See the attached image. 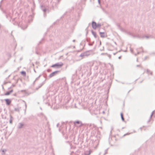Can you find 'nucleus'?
I'll use <instances>...</instances> for the list:
<instances>
[{
    "label": "nucleus",
    "instance_id": "obj_1",
    "mask_svg": "<svg viewBox=\"0 0 155 155\" xmlns=\"http://www.w3.org/2000/svg\"><path fill=\"white\" fill-rule=\"evenodd\" d=\"M63 65V63L61 62L57 63L51 66L52 68H59L61 67Z\"/></svg>",
    "mask_w": 155,
    "mask_h": 155
},
{
    "label": "nucleus",
    "instance_id": "obj_2",
    "mask_svg": "<svg viewBox=\"0 0 155 155\" xmlns=\"http://www.w3.org/2000/svg\"><path fill=\"white\" fill-rule=\"evenodd\" d=\"M142 39H148L149 38H153L155 39V36L153 37L152 35H143L142 36Z\"/></svg>",
    "mask_w": 155,
    "mask_h": 155
},
{
    "label": "nucleus",
    "instance_id": "obj_3",
    "mask_svg": "<svg viewBox=\"0 0 155 155\" xmlns=\"http://www.w3.org/2000/svg\"><path fill=\"white\" fill-rule=\"evenodd\" d=\"M74 124L75 125H76V124H78L79 125L78 126V127H81L82 126L84 125V124H82L81 121L77 120L75 121L74 122Z\"/></svg>",
    "mask_w": 155,
    "mask_h": 155
},
{
    "label": "nucleus",
    "instance_id": "obj_4",
    "mask_svg": "<svg viewBox=\"0 0 155 155\" xmlns=\"http://www.w3.org/2000/svg\"><path fill=\"white\" fill-rule=\"evenodd\" d=\"M59 72L60 71H54L52 72L49 75V78H51L52 77L56 75L58 73H59Z\"/></svg>",
    "mask_w": 155,
    "mask_h": 155
},
{
    "label": "nucleus",
    "instance_id": "obj_5",
    "mask_svg": "<svg viewBox=\"0 0 155 155\" xmlns=\"http://www.w3.org/2000/svg\"><path fill=\"white\" fill-rule=\"evenodd\" d=\"M89 55V54L88 52H85L81 53L80 56L81 57H84V56H87Z\"/></svg>",
    "mask_w": 155,
    "mask_h": 155
},
{
    "label": "nucleus",
    "instance_id": "obj_6",
    "mask_svg": "<svg viewBox=\"0 0 155 155\" xmlns=\"http://www.w3.org/2000/svg\"><path fill=\"white\" fill-rule=\"evenodd\" d=\"M46 80V79H45V80L42 83H41L39 85L38 87L36 88V90H38V89L41 88V86L45 84Z\"/></svg>",
    "mask_w": 155,
    "mask_h": 155
},
{
    "label": "nucleus",
    "instance_id": "obj_7",
    "mask_svg": "<svg viewBox=\"0 0 155 155\" xmlns=\"http://www.w3.org/2000/svg\"><path fill=\"white\" fill-rule=\"evenodd\" d=\"M92 27L94 29H96L97 28V23L93 21L92 22Z\"/></svg>",
    "mask_w": 155,
    "mask_h": 155
},
{
    "label": "nucleus",
    "instance_id": "obj_8",
    "mask_svg": "<svg viewBox=\"0 0 155 155\" xmlns=\"http://www.w3.org/2000/svg\"><path fill=\"white\" fill-rule=\"evenodd\" d=\"M5 101L6 102V104L7 105H9L11 102V100L9 99H5Z\"/></svg>",
    "mask_w": 155,
    "mask_h": 155
},
{
    "label": "nucleus",
    "instance_id": "obj_9",
    "mask_svg": "<svg viewBox=\"0 0 155 155\" xmlns=\"http://www.w3.org/2000/svg\"><path fill=\"white\" fill-rule=\"evenodd\" d=\"M13 91V90H12L6 92L5 94V95H8L10 94Z\"/></svg>",
    "mask_w": 155,
    "mask_h": 155
},
{
    "label": "nucleus",
    "instance_id": "obj_10",
    "mask_svg": "<svg viewBox=\"0 0 155 155\" xmlns=\"http://www.w3.org/2000/svg\"><path fill=\"white\" fill-rule=\"evenodd\" d=\"M24 125V124L22 123H19V125L18 126V128L19 129L21 128Z\"/></svg>",
    "mask_w": 155,
    "mask_h": 155
},
{
    "label": "nucleus",
    "instance_id": "obj_11",
    "mask_svg": "<svg viewBox=\"0 0 155 155\" xmlns=\"http://www.w3.org/2000/svg\"><path fill=\"white\" fill-rule=\"evenodd\" d=\"M100 34L101 37L104 38L105 37V34L104 32H100Z\"/></svg>",
    "mask_w": 155,
    "mask_h": 155
},
{
    "label": "nucleus",
    "instance_id": "obj_12",
    "mask_svg": "<svg viewBox=\"0 0 155 155\" xmlns=\"http://www.w3.org/2000/svg\"><path fill=\"white\" fill-rule=\"evenodd\" d=\"M91 33H92V35H94V37L95 38H97V35H96V32H94L93 30H92L91 31Z\"/></svg>",
    "mask_w": 155,
    "mask_h": 155
},
{
    "label": "nucleus",
    "instance_id": "obj_13",
    "mask_svg": "<svg viewBox=\"0 0 155 155\" xmlns=\"http://www.w3.org/2000/svg\"><path fill=\"white\" fill-rule=\"evenodd\" d=\"M91 153V151L90 150L86 151L84 153L85 155H89Z\"/></svg>",
    "mask_w": 155,
    "mask_h": 155
},
{
    "label": "nucleus",
    "instance_id": "obj_14",
    "mask_svg": "<svg viewBox=\"0 0 155 155\" xmlns=\"http://www.w3.org/2000/svg\"><path fill=\"white\" fill-rule=\"evenodd\" d=\"M134 37L138 38L140 39H142V36H140L139 35H137L134 36Z\"/></svg>",
    "mask_w": 155,
    "mask_h": 155
},
{
    "label": "nucleus",
    "instance_id": "obj_15",
    "mask_svg": "<svg viewBox=\"0 0 155 155\" xmlns=\"http://www.w3.org/2000/svg\"><path fill=\"white\" fill-rule=\"evenodd\" d=\"M154 114V111H153L152 112V114L150 116V119H149V120H148V122H149L150 121V119H151V118L152 117L153 115Z\"/></svg>",
    "mask_w": 155,
    "mask_h": 155
},
{
    "label": "nucleus",
    "instance_id": "obj_16",
    "mask_svg": "<svg viewBox=\"0 0 155 155\" xmlns=\"http://www.w3.org/2000/svg\"><path fill=\"white\" fill-rule=\"evenodd\" d=\"M21 74L23 75V76H25L26 75V72L24 71H21Z\"/></svg>",
    "mask_w": 155,
    "mask_h": 155
},
{
    "label": "nucleus",
    "instance_id": "obj_17",
    "mask_svg": "<svg viewBox=\"0 0 155 155\" xmlns=\"http://www.w3.org/2000/svg\"><path fill=\"white\" fill-rule=\"evenodd\" d=\"M120 116H121V120H122V121H124V119L123 117V114L122 113H120Z\"/></svg>",
    "mask_w": 155,
    "mask_h": 155
},
{
    "label": "nucleus",
    "instance_id": "obj_18",
    "mask_svg": "<svg viewBox=\"0 0 155 155\" xmlns=\"http://www.w3.org/2000/svg\"><path fill=\"white\" fill-rule=\"evenodd\" d=\"M147 72L149 74V73H150V74L151 75H152V72L151 71H150L149 70V69H147Z\"/></svg>",
    "mask_w": 155,
    "mask_h": 155
},
{
    "label": "nucleus",
    "instance_id": "obj_19",
    "mask_svg": "<svg viewBox=\"0 0 155 155\" xmlns=\"http://www.w3.org/2000/svg\"><path fill=\"white\" fill-rule=\"evenodd\" d=\"M101 26V25L100 23H98L97 24V28H99Z\"/></svg>",
    "mask_w": 155,
    "mask_h": 155
},
{
    "label": "nucleus",
    "instance_id": "obj_20",
    "mask_svg": "<svg viewBox=\"0 0 155 155\" xmlns=\"http://www.w3.org/2000/svg\"><path fill=\"white\" fill-rule=\"evenodd\" d=\"M15 111H19V109L18 108H15Z\"/></svg>",
    "mask_w": 155,
    "mask_h": 155
},
{
    "label": "nucleus",
    "instance_id": "obj_21",
    "mask_svg": "<svg viewBox=\"0 0 155 155\" xmlns=\"http://www.w3.org/2000/svg\"><path fill=\"white\" fill-rule=\"evenodd\" d=\"M117 25L118 26V27L120 28V30L121 31H123V29L122 28L120 27V25H119V24H118Z\"/></svg>",
    "mask_w": 155,
    "mask_h": 155
},
{
    "label": "nucleus",
    "instance_id": "obj_22",
    "mask_svg": "<svg viewBox=\"0 0 155 155\" xmlns=\"http://www.w3.org/2000/svg\"><path fill=\"white\" fill-rule=\"evenodd\" d=\"M108 149H107L105 150V153H104V155H105V154L107 153V150Z\"/></svg>",
    "mask_w": 155,
    "mask_h": 155
},
{
    "label": "nucleus",
    "instance_id": "obj_23",
    "mask_svg": "<svg viewBox=\"0 0 155 155\" xmlns=\"http://www.w3.org/2000/svg\"><path fill=\"white\" fill-rule=\"evenodd\" d=\"M40 75L39 77H37V78H36L35 80V81H36L37 80H38V79L39 78H40Z\"/></svg>",
    "mask_w": 155,
    "mask_h": 155
},
{
    "label": "nucleus",
    "instance_id": "obj_24",
    "mask_svg": "<svg viewBox=\"0 0 155 155\" xmlns=\"http://www.w3.org/2000/svg\"><path fill=\"white\" fill-rule=\"evenodd\" d=\"M9 123L10 124H12V119H10L9 120Z\"/></svg>",
    "mask_w": 155,
    "mask_h": 155
},
{
    "label": "nucleus",
    "instance_id": "obj_25",
    "mask_svg": "<svg viewBox=\"0 0 155 155\" xmlns=\"http://www.w3.org/2000/svg\"><path fill=\"white\" fill-rule=\"evenodd\" d=\"M5 151H6V149H3L2 150V152L3 153H5Z\"/></svg>",
    "mask_w": 155,
    "mask_h": 155
},
{
    "label": "nucleus",
    "instance_id": "obj_26",
    "mask_svg": "<svg viewBox=\"0 0 155 155\" xmlns=\"http://www.w3.org/2000/svg\"><path fill=\"white\" fill-rule=\"evenodd\" d=\"M46 10H47V9H46V8L44 9L43 10V11L44 12H45L46 11Z\"/></svg>",
    "mask_w": 155,
    "mask_h": 155
},
{
    "label": "nucleus",
    "instance_id": "obj_27",
    "mask_svg": "<svg viewBox=\"0 0 155 155\" xmlns=\"http://www.w3.org/2000/svg\"><path fill=\"white\" fill-rule=\"evenodd\" d=\"M88 45L90 46H92L93 45V43H89Z\"/></svg>",
    "mask_w": 155,
    "mask_h": 155
},
{
    "label": "nucleus",
    "instance_id": "obj_28",
    "mask_svg": "<svg viewBox=\"0 0 155 155\" xmlns=\"http://www.w3.org/2000/svg\"><path fill=\"white\" fill-rule=\"evenodd\" d=\"M27 27V26H26V27L25 28H23V27H21V29H22L23 30H24Z\"/></svg>",
    "mask_w": 155,
    "mask_h": 155
},
{
    "label": "nucleus",
    "instance_id": "obj_29",
    "mask_svg": "<svg viewBox=\"0 0 155 155\" xmlns=\"http://www.w3.org/2000/svg\"><path fill=\"white\" fill-rule=\"evenodd\" d=\"M113 127H111V130L110 132V133H111V130H113Z\"/></svg>",
    "mask_w": 155,
    "mask_h": 155
},
{
    "label": "nucleus",
    "instance_id": "obj_30",
    "mask_svg": "<svg viewBox=\"0 0 155 155\" xmlns=\"http://www.w3.org/2000/svg\"><path fill=\"white\" fill-rule=\"evenodd\" d=\"M130 51L132 53H133V50L132 48L130 49Z\"/></svg>",
    "mask_w": 155,
    "mask_h": 155
},
{
    "label": "nucleus",
    "instance_id": "obj_31",
    "mask_svg": "<svg viewBox=\"0 0 155 155\" xmlns=\"http://www.w3.org/2000/svg\"><path fill=\"white\" fill-rule=\"evenodd\" d=\"M12 118H13L12 117L11 115H10V119H12Z\"/></svg>",
    "mask_w": 155,
    "mask_h": 155
},
{
    "label": "nucleus",
    "instance_id": "obj_32",
    "mask_svg": "<svg viewBox=\"0 0 155 155\" xmlns=\"http://www.w3.org/2000/svg\"><path fill=\"white\" fill-rule=\"evenodd\" d=\"M100 0H98V3L100 4Z\"/></svg>",
    "mask_w": 155,
    "mask_h": 155
},
{
    "label": "nucleus",
    "instance_id": "obj_33",
    "mask_svg": "<svg viewBox=\"0 0 155 155\" xmlns=\"http://www.w3.org/2000/svg\"><path fill=\"white\" fill-rule=\"evenodd\" d=\"M130 134V133H127V134H125L124 135V136H126V135H128V134Z\"/></svg>",
    "mask_w": 155,
    "mask_h": 155
},
{
    "label": "nucleus",
    "instance_id": "obj_34",
    "mask_svg": "<svg viewBox=\"0 0 155 155\" xmlns=\"http://www.w3.org/2000/svg\"><path fill=\"white\" fill-rule=\"evenodd\" d=\"M137 67H139L140 66V65H136Z\"/></svg>",
    "mask_w": 155,
    "mask_h": 155
},
{
    "label": "nucleus",
    "instance_id": "obj_35",
    "mask_svg": "<svg viewBox=\"0 0 155 155\" xmlns=\"http://www.w3.org/2000/svg\"><path fill=\"white\" fill-rule=\"evenodd\" d=\"M59 123H58L57 124V127H58V126L59 125Z\"/></svg>",
    "mask_w": 155,
    "mask_h": 155
},
{
    "label": "nucleus",
    "instance_id": "obj_36",
    "mask_svg": "<svg viewBox=\"0 0 155 155\" xmlns=\"http://www.w3.org/2000/svg\"><path fill=\"white\" fill-rule=\"evenodd\" d=\"M12 87H14V86H15V84H12Z\"/></svg>",
    "mask_w": 155,
    "mask_h": 155
},
{
    "label": "nucleus",
    "instance_id": "obj_37",
    "mask_svg": "<svg viewBox=\"0 0 155 155\" xmlns=\"http://www.w3.org/2000/svg\"><path fill=\"white\" fill-rule=\"evenodd\" d=\"M3 0H2L1 1L0 3V4H1V3H2V2H3Z\"/></svg>",
    "mask_w": 155,
    "mask_h": 155
},
{
    "label": "nucleus",
    "instance_id": "obj_38",
    "mask_svg": "<svg viewBox=\"0 0 155 155\" xmlns=\"http://www.w3.org/2000/svg\"><path fill=\"white\" fill-rule=\"evenodd\" d=\"M3 0H2L1 1L0 3V4H1V3H2V2H3Z\"/></svg>",
    "mask_w": 155,
    "mask_h": 155
},
{
    "label": "nucleus",
    "instance_id": "obj_39",
    "mask_svg": "<svg viewBox=\"0 0 155 155\" xmlns=\"http://www.w3.org/2000/svg\"><path fill=\"white\" fill-rule=\"evenodd\" d=\"M50 71L51 70L50 69H48L47 70V71H48V72Z\"/></svg>",
    "mask_w": 155,
    "mask_h": 155
},
{
    "label": "nucleus",
    "instance_id": "obj_40",
    "mask_svg": "<svg viewBox=\"0 0 155 155\" xmlns=\"http://www.w3.org/2000/svg\"><path fill=\"white\" fill-rule=\"evenodd\" d=\"M121 58V56H120L118 57V58L120 59Z\"/></svg>",
    "mask_w": 155,
    "mask_h": 155
},
{
    "label": "nucleus",
    "instance_id": "obj_41",
    "mask_svg": "<svg viewBox=\"0 0 155 155\" xmlns=\"http://www.w3.org/2000/svg\"><path fill=\"white\" fill-rule=\"evenodd\" d=\"M12 86H11L10 87L8 88V89H11V88H12Z\"/></svg>",
    "mask_w": 155,
    "mask_h": 155
},
{
    "label": "nucleus",
    "instance_id": "obj_42",
    "mask_svg": "<svg viewBox=\"0 0 155 155\" xmlns=\"http://www.w3.org/2000/svg\"><path fill=\"white\" fill-rule=\"evenodd\" d=\"M81 67H80L79 68V70H81Z\"/></svg>",
    "mask_w": 155,
    "mask_h": 155
},
{
    "label": "nucleus",
    "instance_id": "obj_43",
    "mask_svg": "<svg viewBox=\"0 0 155 155\" xmlns=\"http://www.w3.org/2000/svg\"><path fill=\"white\" fill-rule=\"evenodd\" d=\"M73 42H75V40H73Z\"/></svg>",
    "mask_w": 155,
    "mask_h": 155
},
{
    "label": "nucleus",
    "instance_id": "obj_44",
    "mask_svg": "<svg viewBox=\"0 0 155 155\" xmlns=\"http://www.w3.org/2000/svg\"><path fill=\"white\" fill-rule=\"evenodd\" d=\"M35 81H35V80L34 81L33 84H35Z\"/></svg>",
    "mask_w": 155,
    "mask_h": 155
},
{
    "label": "nucleus",
    "instance_id": "obj_45",
    "mask_svg": "<svg viewBox=\"0 0 155 155\" xmlns=\"http://www.w3.org/2000/svg\"><path fill=\"white\" fill-rule=\"evenodd\" d=\"M140 53V52H138L137 53V54H139Z\"/></svg>",
    "mask_w": 155,
    "mask_h": 155
},
{
    "label": "nucleus",
    "instance_id": "obj_46",
    "mask_svg": "<svg viewBox=\"0 0 155 155\" xmlns=\"http://www.w3.org/2000/svg\"><path fill=\"white\" fill-rule=\"evenodd\" d=\"M77 70H76V71H75V73H77Z\"/></svg>",
    "mask_w": 155,
    "mask_h": 155
},
{
    "label": "nucleus",
    "instance_id": "obj_47",
    "mask_svg": "<svg viewBox=\"0 0 155 155\" xmlns=\"http://www.w3.org/2000/svg\"><path fill=\"white\" fill-rule=\"evenodd\" d=\"M104 54V53H102V54H101V55H103V54Z\"/></svg>",
    "mask_w": 155,
    "mask_h": 155
},
{
    "label": "nucleus",
    "instance_id": "obj_48",
    "mask_svg": "<svg viewBox=\"0 0 155 155\" xmlns=\"http://www.w3.org/2000/svg\"><path fill=\"white\" fill-rule=\"evenodd\" d=\"M34 71H35V72H36V71H35V69L34 70Z\"/></svg>",
    "mask_w": 155,
    "mask_h": 155
},
{
    "label": "nucleus",
    "instance_id": "obj_49",
    "mask_svg": "<svg viewBox=\"0 0 155 155\" xmlns=\"http://www.w3.org/2000/svg\"><path fill=\"white\" fill-rule=\"evenodd\" d=\"M135 56H136V55H137V54H135Z\"/></svg>",
    "mask_w": 155,
    "mask_h": 155
},
{
    "label": "nucleus",
    "instance_id": "obj_50",
    "mask_svg": "<svg viewBox=\"0 0 155 155\" xmlns=\"http://www.w3.org/2000/svg\"><path fill=\"white\" fill-rule=\"evenodd\" d=\"M141 69H143V68L142 67H141Z\"/></svg>",
    "mask_w": 155,
    "mask_h": 155
},
{
    "label": "nucleus",
    "instance_id": "obj_51",
    "mask_svg": "<svg viewBox=\"0 0 155 155\" xmlns=\"http://www.w3.org/2000/svg\"><path fill=\"white\" fill-rule=\"evenodd\" d=\"M114 55H115V54H116V53H114Z\"/></svg>",
    "mask_w": 155,
    "mask_h": 155
},
{
    "label": "nucleus",
    "instance_id": "obj_52",
    "mask_svg": "<svg viewBox=\"0 0 155 155\" xmlns=\"http://www.w3.org/2000/svg\"><path fill=\"white\" fill-rule=\"evenodd\" d=\"M48 124V122L47 123V124Z\"/></svg>",
    "mask_w": 155,
    "mask_h": 155
},
{
    "label": "nucleus",
    "instance_id": "obj_53",
    "mask_svg": "<svg viewBox=\"0 0 155 155\" xmlns=\"http://www.w3.org/2000/svg\"><path fill=\"white\" fill-rule=\"evenodd\" d=\"M137 61H138V59H137Z\"/></svg>",
    "mask_w": 155,
    "mask_h": 155
}]
</instances>
